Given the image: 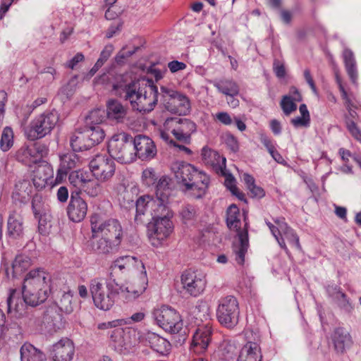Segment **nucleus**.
<instances>
[{
    "mask_svg": "<svg viewBox=\"0 0 361 361\" xmlns=\"http://www.w3.org/2000/svg\"><path fill=\"white\" fill-rule=\"evenodd\" d=\"M51 293V275L43 269L30 270L23 279L21 290H9L6 300L7 312H15L20 315L26 305L32 307L40 305Z\"/></svg>",
    "mask_w": 361,
    "mask_h": 361,
    "instance_id": "f257e3e1",
    "label": "nucleus"
},
{
    "mask_svg": "<svg viewBox=\"0 0 361 361\" xmlns=\"http://www.w3.org/2000/svg\"><path fill=\"white\" fill-rule=\"evenodd\" d=\"M171 170L178 185L184 188L195 199L202 198L210 183L209 176L203 171L185 161H176Z\"/></svg>",
    "mask_w": 361,
    "mask_h": 361,
    "instance_id": "f03ea898",
    "label": "nucleus"
},
{
    "mask_svg": "<svg viewBox=\"0 0 361 361\" xmlns=\"http://www.w3.org/2000/svg\"><path fill=\"white\" fill-rule=\"evenodd\" d=\"M89 288L94 305L104 311L112 308L119 298L121 289L115 278H94L90 280Z\"/></svg>",
    "mask_w": 361,
    "mask_h": 361,
    "instance_id": "7ed1b4c3",
    "label": "nucleus"
},
{
    "mask_svg": "<svg viewBox=\"0 0 361 361\" xmlns=\"http://www.w3.org/2000/svg\"><path fill=\"white\" fill-rule=\"evenodd\" d=\"M240 210L238 207L233 204L228 207L226 211V224L229 229L235 231L238 233V242L234 243L233 248L235 255V261L240 265L245 262V255L249 247L247 231H240Z\"/></svg>",
    "mask_w": 361,
    "mask_h": 361,
    "instance_id": "20e7f679",
    "label": "nucleus"
},
{
    "mask_svg": "<svg viewBox=\"0 0 361 361\" xmlns=\"http://www.w3.org/2000/svg\"><path fill=\"white\" fill-rule=\"evenodd\" d=\"M173 212L166 205L162 212L151 218L152 221L147 224V235L151 240H157L160 243L170 236L173 231Z\"/></svg>",
    "mask_w": 361,
    "mask_h": 361,
    "instance_id": "39448f33",
    "label": "nucleus"
},
{
    "mask_svg": "<svg viewBox=\"0 0 361 361\" xmlns=\"http://www.w3.org/2000/svg\"><path fill=\"white\" fill-rule=\"evenodd\" d=\"M108 152L114 159L121 164H130L135 160L133 137L124 132L112 136L109 142Z\"/></svg>",
    "mask_w": 361,
    "mask_h": 361,
    "instance_id": "423d86ee",
    "label": "nucleus"
},
{
    "mask_svg": "<svg viewBox=\"0 0 361 361\" xmlns=\"http://www.w3.org/2000/svg\"><path fill=\"white\" fill-rule=\"evenodd\" d=\"M91 230L93 237H105L113 241V245H121L123 228L116 219H103L97 214L91 217Z\"/></svg>",
    "mask_w": 361,
    "mask_h": 361,
    "instance_id": "0eeeda50",
    "label": "nucleus"
},
{
    "mask_svg": "<svg viewBox=\"0 0 361 361\" xmlns=\"http://www.w3.org/2000/svg\"><path fill=\"white\" fill-rule=\"evenodd\" d=\"M58 121L59 115L56 111H45L30 123L25 130V135L32 141L43 138L50 134Z\"/></svg>",
    "mask_w": 361,
    "mask_h": 361,
    "instance_id": "6e6552de",
    "label": "nucleus"
},
{
    "mask_svg": "<svg viewBox=\"0 0 361 361\" xmlns=\"http://www.w3.org/2000/svg\"><path fill=\"white\" fill-rule=\"evenodd\" d=\"M161 101L169 112L179 116H186L190 113V100L185 94L164 86L161 87Z\"/></svg>",
    "mask_w": 361,
    "mask_h": 361,
    "instance_id": "1a4fd4ad",
    "label": "nucleus"
},
{
    "mask_svg": "<svg viewBox=\"0 0 361 361\" xmlns=\"http://www.w3.org/2000/svg\"><path fill=\"white\" fill-rule=\"evenodd\" d=\"M218 322L228 329L235 327L239 321L240 308L237 298L233 295L221 298L216 310Z\"/></svg>",
    "mask_w": 361,
    "mask_h": 361,
    "instance_id": "9d476101",
    "label": "nucleus"
},
{
    "mask_svg": "<svg viewBox=\"0 0 361 361\" xmlns=\"http://www.w3.org/2000/svg\"><path fill=\"white\" fill-rule=\"evenodd\" d=\"M152 315L157 324L166 331L178 334L183 329V322L180 315L171 307L164 305L155 309Z\"/></svg>",
    "mask_w": 361,
    "mask_h": 361,
    "instance_id": "9b49d317",
    "label": "nucleus"
},
{
    "mask_svg": "<svg viewBox=\"0 0 361 361\" xmlns=\"http://www.w3.org/2000/svg\"><path fill=\"white\" fill-rule=\"evenodd\" d=\"M160 200H156L149 195L140 196L135 202L136 212L135 222L144 224L149 220V217L157 215L160 211H163L166 205H161Z\"/></svg>",
    "mask_w": 361,
    "mask_h": 361,
    "instance_id": "f8f14e48",
    "label": "nucleus"
},
{
    "mask_svg": "<svg viewBox=\"0 0 361 361\" xmlns=\"http://www.w3.org/2000/svg\"><path fill=\"white\" fill-rule=\"evenodd\" d=\"M109 334L111 345L118 353L126 354L136 343V331L134 329L118 326Z\"/></svg>",
    "mask_w": 361,
    "mask_h": 361,
    "instance_id": "ddd939ff",
    "label": "nucleus"
},
{
    "mask_svg": "<svg viewBox=\"0 0 361 361\" xmlns=\"http://www.w3.org/2000/svg\"><path fill=\"white\" fill-rule=\"evenodd\" d=\"M48 152L47 145L37 142L30 145H23L15 154L16 159L23 164L31 166L39 162Z\"/></svg>",
    "mask_w": 361,
    "mask_h": 361,
    "instance_id": "4468645a",
    "label": "nucleus"
},
{
    "mask_svg": "<svg viewBox=\"0 0 361 361\" xmlns=\"http://www.w3.org/2000/svg\"><path fill=\"white\" fill-rule=\"evenodd\" d=\"M164 126L166 128H172L171 133L175 137L185 143L190 142L191 134L196 130V124L188 118H167Z\"/></svg>",
    "mask_w": 361,
    "mask_h": 361,
    "instance_id": "2eb2a0df",
    "label": "nucleus"
},
{
    "mask_svg": "<svg viewBox=\"0 0 361 361\" xmlns=\"http://www.w3.org/2000/svg\"><path fill=\"white\" fill-rule=\"evenodd\" d=\"M133 269L139 271L140 274L147 273L144 264L137 257L130 255L119 257L113 261L110 266L109 278L116 279V275L118 272L128 274Z\"/></svg>",
    "mask_w": 361,
    "mask_h": 361,
    "instance_id": "dca6fc26",
    "label": "nucleus"
},
{
    "mask_svg": "<svg viewBox=\"0 0 361 361\" xmlns=\"http://www.w3.org/2000/svg\"><path fill=\"white\" fill-rule=\"evenodd\" d=\"M142 81H146L147 90L142 92L133 109L139 112L149 113L154 109L158 102L159 92L152 80L143 78Z\"/></svg>",
    "mask_w": 361,
    "mask_h": 361,
    "instance_id": "f3484780",
    "label": "nucleus"
},
{
    "mask_svg": "<svg viewBox=\"0 0 361 361\" xmlns=\"http://www.w3.org/2000/svg\"><path fill=\"white\" fill-rule=\"evenodd\" d=\"M90 169L97 180H106L115 172L114 159L106 155H97L90 162Z\"/></svg>",
    "mask_w": 361,
    "mask_h": 361,
    "instance_id": "a211bd4d",
    "label": "nucleus"
},
{
    "mask_svg": "<svg viewBox=\"0 0 361 361\" xmlns=\"http://www.w3.org/2000/svg\"><path fill=\"white\" fill-rule=\"evenodd\" d=\"M135 158L142 161L149 160L157 154V147L154 141L148 136L137 135L133 137Z\"/></svg>",
    "mask_w": 361,
    "mask_h": 361,
    "instance_id": "6ab92c4d",
    "label": "nucleus"
},
{
    "mask_svg": "<svg viewBox=\"0 0 361 361\" xmlns=\"http://www.w3.org/2000/svg\"><path fill=\"white\" fill-rule=\"evenodd\" d=\"M181 282L184 289L190 295L194 297H197L202 293L206 286L204 277L190 271H186L183 273Z\"/></svg>",
    "mask_w": 361,
    "mask_h": 361,
    "instance_id": "aec40b11",
    "label": "nucleus"
},
{
    "mask_svg": "<svg viewBox=\"0 0 361 361\" xmlns=\"http://www.w3.org/2000/svg\"><path fill=\"white\" fill-rule=\"evenodd\" d=\"M87 211V205L85 201L80 197L78 192H72L67 207L69 219L73 222H80L85 217Z\"/></svg>",
    "mask_w": 361,
    "mask_h": 361,
    "instance_id": "412c9836",
    "label": "nucleus"
},
{
    "mask_svg": "<svg viewBox=\"0 0 361 361\" xmlns=\"http://www.w3.org/2000/svg\"><path fill=\"white\" fill-rule=\"evenodd\" d=\"M74 353L75 347L73 342L66 338L52 345L50 355L54 361H71Z\"/></svg>",
    "mask_w": 361,
    "mask_h": 361,
    "instance_id": "4be33fe9",
    "label": "nucleus"
},
{
    "mask_svg": "<svg viewBox=\"0 0 361 361\" xmlns=\"http://www.w3.org/2000/svg\"><path fill=\"white\" fill-rule=\"evenodd\" d=\"M212 332L208 324L199 326L193 335L190 350L197 354L204 353L210 343Z\"/></svg>",
    "mask_w": 361,
    "mask_h": 361,
    "instance_id": "5701e85b",
    "label": "nucleus"
},
{
    "mask_svg": "<svg viewBox=\"0 0 361 361\" xmlns=\"http://www.w3.org/2000/svg\"><path fill=\"white\" fill-rule=\"evenodd\" d=\"M106 118L116 123H124L128 108L119 101L112 99L106 102Z\"/></svg>",
    "mask_w": 361,
    "mask_h": 361,
    "instance_id": "b1692460",
    "label": "nucleus"
},
{
    "mask_svg": "<svg viewBox=\"0 0 361 361\" xmlns=\"http://www.w3.org/2000/svg\"><path fill=\"white\" fill-rule=\"evenodd\" d=\"M202 159L206 165L212 166L216 172L224 173L226 168V159L219 153L207 146L202 149Z\"/></svg>",
    "mask_w": 361,
    "mask_h": 361,
    "instance_id": "393cba45",
    "label": "nucleus"
},
{
    "mask_svg": "<svg viewBox=\"0 0 361 361\" xmlns=\"http://www.w3.org/2000/svg\"><path fill=\"white\" fill-rule=\"evenodd\" d=\"M142 90L140 87V80H132L128 84L121 85L118 88V94L125 101L128 102L133 108L137 101Z\"/></svg>",
    "mask_w": 361,
    "mask_h": 361,
    "instance_id": "a878e982",
    "label": "nucleus"
},
{
    "mask_svg": "<svg viewBox=\"0 0 361 361\" xmlns=\"http://www.w3.org/2000/svg\"><path fill=\"white\" fill-rule=\"evenodd\" d=\"M31 264L32 259L29 256L24 254L18 255L12 262L11 267H5L6 274L8 279L18 278L27 271Z\"/></svg>",
    "mask_w": 361,
    "mask_h": 361,
    "instance_id": "bb28decb",
    "label": "nucleus"
},
{
    "mask_svg": "<svg viewBox=\"0 0 361 361\" xmlns=\"http://www.w3.org/2000/svg\"><path fill=\"white\" fill-rule=\"evenodd\" d=\"M140 280L141 283L137 286H135V284H131L127 286L120 285L121 289L119 290V297L121 296L127 301H130L138 298L147 288V273L140 274Z\"/></svg>",
    "mask_w": 361,
    "mask_h": 361,
    "instance_id": "cd10ccee",
    "label": "nucleus"
},
{
    "mask_svg": "<svg viewBox=\"0 0 361 361\" xmlns=\"http://www.w3.org/2000/svg\"><path fill=\"white\" fill-rule=\"evenodd\" d=\"M142 341L148 343L150 347L156 352L161 354H166L171 350L170 343L164 338L159 336L158 334L147 331L143 333L142 336Z\"/></svg>",
    "mask_w": 361,
    "mask_h": 361,
    "instance_id": "c85d7f7f",
    "label": "nucleus"
},
{
    "mask_svg": "<svg viewBox=\"0 0 361 361\" xmlns=\"http://www.w3.org/2000/svg\"><path fill=\"white\" fill-rule=\"evenodd\" d=\"M334 349L337 353L343 354L353 345L350 334L343 328H337L332 335Z\"/></svg>",
    "mask_w": 361,
    "mask_h": 361,
    "instance_id": "c756f323",
    "label": "nucleus"
},
{
    "mask_svg": "<svg viewBox=\"0 0 361 361\" xmlns=\"http://www.w3.org/2000/svg\"><path fill=\"white\" fill-rule=\"evenodd\" d=\"M79 162L80 159L74 152H68L60 156V166L57 171L56 180H61L69 171L78 166Z\"/></svg>",
    "mask_w": 361,
    "mask_h": 361,
    "instance_id": "7c9ffc66",
    "label": "nucleus"
},
{
    "mask_svg": "<svg viewBox=\"0 0 361 361\" xmlns=\"http://www.w3.org/2000/svg\"><path fill=\"white\" fill-rule=\"evenodd\" d=\"M262 358L259 344L248 341L241 348L237 361H262Z\"/></svg>",
    "mask_w": 361,
    "mask_h": 361,
    "instance_id": "2f4dec72",
    "label": "nucleus"
},
{
    "mask_svg": "<svg viewBox=\"0 0 361 361\" xmlns=\"http://www.w3.org/2000/svg\"><path fill=\"white\" fill-rule=\"evenodd\" d=\"M32 190L30 181L27 179H20L15 185L12 198L16 202L26 203L29 200Z\"/></svg>",
    "mask_w": 361,
    "mask_h": 361,
    "instance_id": "473e14b6",
    "label": "nucleus"
},
{
    "mask_svg": "<svg viewBox=\"0 0 361 361\" xmlns=\"http://www.w3.org/2000/svg\"><path fill=\"white\" fill-rule=\"evenodd\" d=\"M7 233L13 238H17L23 233V217L16 211L9 214L7 221Z\"/></svg>",
    "mask_w": 361,
    "mask_h": 361,
    "instance_id": "72a5a7b5",
    "label": "nucleus"
},
{
    "mask_svg": "<svg viewBox=\"0 0 361 361\" xmlns=\"http://www.w3.org/2000/svg\"><path fill=\"white\" fill-rule=\"evenodd\" d=\"M171 179L166 176H162L157 180L155 185L156 188V200L161 202V205H167L169 199L171 195V189L170 187Z\"/></svg>",
    "mask_w": 361,
    "mask_h": 361,
    "instance_id": "f704fd0d",
    "label": "nucleus"
},
{
    "mask_svg": "<svg viewBox=\"0 0 361 361\" xmlns=\"http://www.w3.org/2000/svg\"><path fill=\"white\" fill-rule=\"evenodd\" d=\"M20 361H46L45 354L30 343H24L20 349Z\"/></svg>",
    "mask_w": 361,
    "mask_h": 361,
    "instance_id": "c9c22d12",
    "label": "nucleus"
},
{
    "mask_svg": "<svg viewBox=\"0 0 361 361\" xmlns=\"http://www.w3.org/2000/svg\"><path fill=\"white\" fill-rule=\"evenodd\" d=\"M327 292L341 310L348 312L352 310L349 299L347 295L342 292L341 287L338 286H329L327 288Z\"/></svg>",
    "mask_w": 361,
    "mask_h": 361,
    "instance_id": "e433bc0d",
    "label": "nucleus"
},
{
    "mask_svg": "<svg viewBox=\"0 0 361 361\" xmlns=\"http://www.w3.org/2000/svg\"><path fill=\"white\" fill-rule=\"evenodd\" d=\"M88 142L91 148L100 143L105 137L104 130L101 126H89L86 125L83 128Z\"/></svg>",
    "mask_w": 361,
    "mask_h": 361,
    "instance_id": "4c0bfd02",
    "label": "nucleus"
},
{
    "mask_svg": "<svg viewBox=\"0 0 361 361\" xmlns=\"http://www.w3.org/2000/svg\"><path fill=\"white\" fill-rule=\"evenodd\" d=\"M343 57L346 72L352 82L355 84L358 74L354 54L350 49H345L343 52Z\"/></svg>",
    "mask_w": 361,
    "mask_h": 361,
    "instance_id": "58836bf2",
    "label": "nucleus"
},
{
    "mask_svg": "<svg viewBox=\"0 0 361 361\" xmlns=\"http://www.w3.org/2000/svg\"><path fill=\"white\" fill-rule=\"evenodd\" d=\"M213 85L218 91L226 96H236L239 94V86L230 79H221L213 82Z\"/></svg>",
    "mask_w": 361,
    "mask_h": 361,
    "instance_id": "ea45409f",
    "label": "nucleus"
},
{
    "mask_svg": "<svg viewBox=\"0 0 361 361\" xmlns=\"http://www.w3.org/2000/svg\"><path fill=\"white\" fill-rule=\"evenodd\" d=\"M70 145L74 152H82L91 148L90 144L87 142L85 133L82 128L77 130L72 134Z\"/></svg>",
    "mask_w": 361,
    "mask_h": 361,
    "instance_id": "a19ab883",
    "label": "nucleus"
},
{
    "mask_svg": "<svg viewBox=\"0 0 361 361\" xmlns=\"http://www.w3.org/2000/svg\"><path fill=\"white\" fill-rule=\"evenodd\" d=\"M49 171L50 169L48 166H39L37 169L32 178V183L37 190L45 188L47 184V180L51 177V173L49 172Z\"/></svg>",
    "mask_w": 361,
    "mask_h": 361,
    "instance_id": "79ce46f5",
    "label": "nucleus"
},
{
    "mask_svg": "<svg viewBox=\"0 0 361 361\" xmlns=\"http://www.w3.org/2000/svg\"><path fill=\"white\" fill-rule=\"evenodd\" d=\"M113 241L105 237L92 243V250L99 254H109L118 250L120 245H113Z\"/></svg>",
    "mask_w": 361,
    "mask_h": 361,
    "instance_id": "37998d69",
    "label": "nucleus"
},
{
    "mask_svg": "<svg viewBox=\"0 0 361 361\" xmlns=\"http://www.w3.org/2000/svg\"><path fill=\"white\" fill-rule=\"evenodd\" d=\"M80 190H83L90 197H97L102 193V188L99 183L98 180L86 179L82 185Z\"/></svg>",
    "mask_w": 361,
    "mask_h": 361,
    "instance_id": "c03bdc74",
    "label": "nucleus"
},
{
    "mask_svg": "<svg viewBox=\"0 0 361 361\" xmlns=\"http://www.w3.org/2000/svg\"><path fill=\"white\" fill-rule=\"evenodd\" d=\"M106 118V111L104 109H96L91 111L86 116L85 123L89 126H100Z\"/></svg>",
    "mask_w": 361,
    "mask_h": 361,
    "instance_id": "a18cd8bd",
    "label": "nucleus"
},
{
    "mask_svg": "<svg viewBox=\"0 0 361 361\" xmlns=\"http://www.w3.org/2000/svg\"><path fill=\"white\" fill-rule=\"evenodd\" d=\"M13 144V132L11 128L6 127L3 130L0 140V147L4 152L8 151Z\"/></svg>",
    "mask_w": 361,
    "mask_h": 361,
    "instance_id": "49530a36",
    "label": "nucleus"
},
{
    "mask_svg": "<svg viewBox=\"0 0 361 361\" xmlns=\"http://www.w3.org/2000/svg\"><path fill=\"white\" fill-rule=\"evenodd\" d=\"M179 214L183 223L190 224H192L196 216V209L194 206L186 204L181 207Z\"/></svg>",
    "mask_w": 361,
    "mask_h": 361,
    "instance_id": "de8ad7c7",
    "label": "nucleus"
},
{
    "mask_svg": "<svg viewBox=\"0 0 361 361\" xmlns=\"http://www.w3.org/2000/svg\"><path fill=\"white\" fill-rule=\"evenodd\" d=\"M72 298L73 295L70 292H63L61 293V298L56 302V305L61 311L66 314H69L73 311Z\"/></svg>",
    "mask_w": 361,
    "mask_h": 361,
    "instance_id": "09e8293b",
    "label": "nucleus"
},
{
    "mask_svg": "<svg viewBox=\"0 0 361 361\" xmlns=\"http://www.w3.org/2000/svg\"><path fill=\"white\" fill-rule=\"evenodd\" d=\"M32 209L35 217L47 215V210L41 195H35L33 196L32 200Z\"/></svg>",
    "mask_w": 361,
    "mask_h": 361,
    "instance_id": "8fccbe9b",
    "label": "nucleus"
},
{
    "mask_svg": "<svg viewBox=\"0 0 361 361\" xmlns=\"http://www.w3.org/2000/svg\"><path fill=\"white\" fill-rule=\"evenodd\" d=\"M281 107L283 113L288 116L297 109V104L295 101L292 99L290 95H285L282 97L281 103Z\"/></svg>",
    "mask_w": 361,
    "mask_h": 361,
    "instance_id": "3c124183",
    "label": "nucleus"
},
{
    "mask_svg": "<svg viewBox=\"0 0 361 361\" xmlns=\"http://www.w3.org/2000/svg\"><path fill=\"white\" fill-rule=\"evenodd\" d=\"M68 180L71 185L81 190L82 185L84 184L86 178L82 172L74 171L69 174Z\"/></svg>",
    "mask_w": 361,
    "mask_h": 361,
    "instance_id": "603ef678",
    "label": "nucleus"
},
{
    "mask_svg": "<svg viewBox=\"0 0 361 361\" xmlns=\"http://www.w3.org/2000/svg\"><path fill=\"white\" fill-rule=\"evenodd\" d=\"M142 180L147 186L154 185L158 180V176L152 168H147L142 172Z\"/></svg>",
    "mask_w": 361,
    "mask_h": 361,
    "instance_id": "864d4df0",
    "label": "nucleus"
},
{
    "mask_svg": "<svg viewBox=\"0 0 361 361\" xmlns=\"http://www.w3.org/2000/svg\"><path fill=\"white\" fill-rule=\"evenodd\" d=\"M346 127L350 135L361 143V130L357 124L352 120H346Z\"/></svg>",
    "mask_w": 361,
    "mask_h": 361,
    "instance_id": "5fc2aeb1",
    "label": "nucleus"
},
{
    "mask_svg": "<svg viewBox=\"0 0 361 361\" xmlns=\"http://www.w3.org/2000/svg\"><path fill=\"white\" fill-rule=\"evenodd\" d=\"M283 232L289 243L295 246L297 249L301 250L299 237L296 233L290 227H289L287 230H285Z\"/></svg>",
    "mask_w": 361,
    "mask_h": 361,
    "instance_id": "6e6d98bb",
    "label": "nucleus"
},
{
    "mask_svg": "<svg viewBox=\"0 0 361 361\" xmlns=\"http://www.w3.org/2000/svg\"><path fill=\"white\" fill-rule=\"evenodd\" d=\"M273 71L276 76L279 78H283L286 76V68L283 63L278 59H274L273 63Z\"/></svg>",
    "mask_w": 361,
    "mask_h": 361,
    "instance_id": "4d7b16f0",
    "label": "nucleus"
},
{
    "mask_svg": "<svg viewBox=\"0 0 361 361\" xmlns=\"http://www.w3.org/2000/svg\"><path fill=\"white\" fill-rule=\"evenodd\" d=\"M291 124L295 128L305 127L307 128L310 124V118L301 116L293 118L290 120Z\"/></svg>",
    "mask_w": 361,
    "mask_h": 361,
    "instance_id": "13d9d810",
    "label": "nucleus"
},
{
    "mask_svg": "<svg viewBox=\"0 0 361 361\" xmlns=\"http://www.w3.org/2000/svg\"><path fill=\"white\" fill-rule=\"evenodd\" d=\"M35 218L38 220L39 233L42 235H47L49 232L47 215L39 216Z\"/></svg>",
    "mask_w": 361,
    "mask_h": 361,
    "instance_id": "bf43d9fd",
    "label": "nucleus"
},
{
    "mask_svg": "<svg viewBox=\"0 0 361 361\" xmlns=\"http://www.w3.org/2000/svg\"><path fill=\"white\" fill-rule=\"evenodd\" d=\"M123 324V320L116 319L111 322L99 323L97 325V329L100 330H106L109 329H116Z\"/></svg>",
    "mask_w": 361,
    "mask_h": 361,
    "instance_id": "052dcab7",
    "label": "nucleus"
},
{
    "mask_svg": "<svg viewBox=\"0 0 361 361\" xmlns=\"http://www.w3.org/2000/svg\"><path fill=\"white\" fill-rule=\"evenodd\" d=\"M215 118L218 121L225 126H229L233 121V119L231 118L230 114L225 111L216 113Z\"/></svg>",
    "mask_w": 361,
    "mask_h": 361,
    "instance_id": "680f3d73",
    "label": "nucleus"
},
{
    "mask_svg": "<svg viewBox=\"0 0 361 361\" xmlns=\"http://www.w3.org/2000/svg\"><path fill=\"white\" fill-rule=\"evenodd\" d=\"M114 46L111 44H106L102 51L99 58L97 59L103 64L108 60L114 51Z\"/></svg>",
    "mask_w": 361,
    "mask_h": 361,
    "instance_id": "e2e57ef3",
    "label": "nucleus"
},
{
    "mask_svg": "<svg viewBox=\"0 0 361 361\" xmlns=\"http://www.w3.org/2000/svg\"><path fill=\"white\" fill-rule=\"evenodd\" d=\"M225 142L232 152H236L238 150V142L236 138L233 135H226L225 138Z\"/></svg>",
    "mask_w": 361,
    "mask_h": 361,
    "instance_id": "0e129e2a",
    "label": "nucleus"
},
{
    "mask_svg": "<svg viewBox=\"0 0 361 361\" xmlns=\"http://www.w3.org/2000/svg\"><path fill=\"white\" fill-rule=\"evenodd\" d=\"M250 195L252 197L262 198L265 195V192L263 188L259 187L255 184L251 188H248Z\"/></svg>",
    "mask_w": 361,
    "mask_h": 361,
    "instance_id": "69168bd1",
    "label": "nucleus"
},
{
    "mask_svg": "<svg viewBox=\"0 0 361 361\" xmlns=\"http://www.w3.org/2000/svg\"><path fill=\"white\" fill-rule=\"evenodd\" d=\"M168 67L171 73H176L184 70L186 68V64L178 61H172L168 63Z\"/></svg>",
    "mask_w": 361,
    "mask_h": 361,
    "instance_id": "338daca9",
    "label": "nucleus"
},
{
    "mask_svg": "<svg viewBox=\"0 0 361 361\" xmlns=\"http://www.w3.org/2000/svg\"><path fill=\"white\" fill-rule=\"evenodd\" d=\"M76 77L73 78L69 83L63 87L61 92L66 94L68 97L73 94L75 90Z\"/></svg>",
    "mask_w": 361,
    "mask_h": 361,
    "instance_id": "774afa93",
    "label": "nucleus"
}]
</instances>
